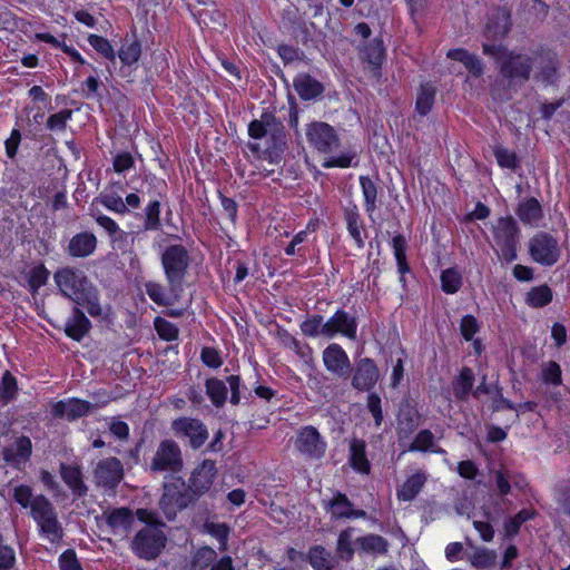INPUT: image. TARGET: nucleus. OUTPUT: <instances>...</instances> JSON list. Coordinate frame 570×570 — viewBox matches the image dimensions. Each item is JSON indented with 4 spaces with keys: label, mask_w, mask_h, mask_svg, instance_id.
<instances>
[{
    "label": "nucleus",
    "mask_w": 570,
    "mask_h": 570,
    "mask_svg": "<svg viewBox=\"0 0 570 570\" xmlns=\"http://www.w3.org/2000/svg\"><path fill=\"white\" fill-rule=\"evenodd\" d=\"M482 52L493 59L498 70L495 81L490 86L493 99L509 101L530 79L534 67L532 55L510 50L503 43H482Z\"/></svg>",
    "instance_id": "f257e3e1"
},
{
    "label": "nucleus",
    "mask_w": 570,
    "mask_h": 570,
    "mask_svg": "<svg viewBox=\"0 0 570 570\" xmlns=\"http://www.w3.org/2000/svg\"><path fill=\"white\" fill-rule=\"evenodd\" d=\"M53 279L61 295L72 301L76 306H85L91 317L102 321L109 318L110 305L101 306L99 289L82 271L62 267L53 274Z\"/></svg>",
    "instance_id": "f03ea898"
},
{
    "label": "nucleus",
    "mask_w": 570,
    "mask_h": 570,
    "mask_svg": "<svg viewBox=\"0 0 570 570\" xmlns=\"http://www.w3.org/2000/svg\"><path fill=\"white\" fill-rule=\"evenodd\" d=\"M248 135L261 142H248V149L258 158L267 159L271 164H279L287 148V136L281 119L273 112L264 111L261 119H254L248 125Z\"/></svg>",
    "instance_id": "7ed1b4c3"
},
{
    "label": "nucleus",
    "mask_w": 570,
    "mask_h": 570,
    "mask_svg": "<svg viewBox=\"0 0 570 570\" xmlns=\"http://www.w3.org/2000/svg\"><path fill=\"white\" fill-rule=\"evenodd\" d=\"M217 475L216 462L204 460L191 472L186 482L181 476H173L171 482L164 483L166 498L176 502L180 511L196 504L198 500L208 493Z\"/></svg>",
    "instance_id": "20e7f679"
},
{
    "label": "nucleus",
    "mask_w": 570,
    "mask_h": 570,
    "mask_svg": "<svg viewBox=\"0 0 570 570\" xmlns=\"http://www.w3.org/2000/svg\"><path fill=\"white\" fill-rule=\"evenodd\" d=\"M160 262L168 284V291L175 298H181L184 281L190 265L188 249L183 244H171L163 250Z\"/></svg>",
    "instance_id": "39448f33"
},
{
    "label": "nucleus",
    "mask_w": 570,
    "mask_h": 570,
    "mask_svg": "<svg viewBox=\"0 0 570 570\" xmlns=\"http://www.w3.org/2000/svg\"><path fill=\"white\" fill-rule=\"evenodd\" d=\"M31 515L39 525L40 532L48 537L50 542L62 540L63 529L58 520L53 504L43 494L33 498Z\"/></svg>",
    "instance_id": "423d86ee"
},
{
    "label": "nucleus",
    "mask_w": 570,
    "mask_h": 570,
    "mask_svg": "<svg viewBox=\"0 0 570 570\" xmlns=\"http://www.w3.org/2000/svg\"><path fill=\"white\" fill-rule=\"evenodd\" d=\"M167 544V535L158 527H144L134 537L131 550L144 560L157 559Z\"/></svg>",
    "instance_id": "0eeeda50"
},
{
    "label": "nucleus",
    "mask_w": 570,
    "mask_h": 570,
    "mask_svg": "<svg viewBox=\"0 0 570 570\" xmlns=\"http://www.w3.org/2000/svg\"><path fill=\"white\" fill-rule=\"evenodd\" d=\"M520 227L512 216L500 217L493 230L494 240L500 248L501 258L505 263H512L518 258V245L520 242Z\"/></svg>",
    "instance_id": "6e6552de"
},
{
    "label": "nucleus",
    "mask_w": 570,
    "mask_h": 570,
    "mask_svg": "<svg viewBox=\"0 0 570 570\" xmlns=\"http://www.w3.org/2000/svg\"><path fill=\"white\" fill-rule=\"evenodd\" d=\"M529 255L533 262L542 266L554 265L561 255L556 237L547 232H539L528 243Z\"/></svg>",
    "instance_id": "1a4fd4ad"
},
{
    "label": "nucleus",
    "mask_w": 570,
    "mask_h": 570,
    "mask_svg": "<svg viewBox=\"0 0 570 570\" xmlns=\"http://www.w3.org/2000/svg\"><path fill=\"white\" fill-rule=\"evenodd\" d=\"M124 476V465L116 456L99 460L92 471L95 485L105 492H115Z\"/></svg>",
    "instance_id": "9d476101"
},
{
    "label": "nucleus",
    "mask_w": 570,
    "mask_h": 570,
    "mask_svg": "<svg viewBox=\"0 0 570 570\" xmlns=\"http://www.w3.org/2000/svg\"><path fill=\"white\" fill-rule=\"evenodd\" d=\"M170 429L178 439H187L193 450L200 449L208 439L207 426L199 419L180 416L171 422Z\"/></svg>",
    "instance_id": "9b49d317"
},
{
    "label": "nucleus",
    "mask_w": 570,
    "mask_h": 570,
    "mask_svg": "<svg viewBox=\"0 0 570 570\" xmlns=\"http://www.w3.org/2000/svg\"><path fill=\"white\" fill-rule=\"evenodd\" d=\"M183 466L184 461L179 445L174 440L161 441L150 463V470L153 472L170 471L178 473Z\"/></svg>",
    "instance_id": "f8f14e48"
},
{
    "label": "nucleus",
    "mask_w": 570,
    "mask_h": 570,
    "mask_svg": "<svg viewBox=\"0 0 570 570\" xmlns=\"http://www.w3.org/2000/svg\"><path fill=\"white\" fill-rule=\"evenodd\" d=\"M306 138L312 147L323 154L335 151L341 144L334 127L324 121H313L308 124Z\"/></svg>",
    "instance_id": "ddd939ff"
},
{
    "label": "nucleus",
    "mask_w": 570,
    "mask_h": 570,
    "mask_svg": "<svg viewBox=\"0 0 570 570\" xmlns=\"http://www.w3.org/2000/svg\"><path fill=\"white\" fill-rule=\"evenodd\" d=\"M380 376V370L373 358L360 356L354 358L350 376L353 389L370 392L379 382Z\"/></svg>",
    "instance_id": "4468645a"
},
{
    "label": "nucleus",
    "mask_w": 570,
    "mask_h": 570,
    "mask_svg": "<svg viewBox=\"0 0 570 570\" xmlns=\"http://www.w3.org/2000/svg\"><path fill=\"white\" fill-rule=\"evenodd\" d=\"M422 415L417 410L416 401L411 397H404L400 404L396 413V434L399 441L409 439L420 426Z\"/></svg>",
    "instance_id": "2eb2a0df"
},
{
    "label": "nucleus",
    "mask_w": 570,
    "mask_h": 570,
    "mask_svg": "<svg viewBox=\"0 0 570 570\" xmlns=\"http://www.w3.org/2000/svg\"><path fill=\"white\" fill-rule=\"evenodd\" d=\"M512 28L511 13L505 8L494 9L487 18L482 29L484 42L502 43V40L509 35Z\"/></svg>",
    "instance_id": "dca6fc26"
},
{
    "label": "nucleus",
    "mask_w": 570,
    "mask_h": 570,
    "mask_svg": "<svg viewBox=\"0 0 570 570\" xmlns=\"http://www.w3.org/2000/svg\"><path fill=\"white\" fill-rule=\"evenodd\" d=\"M532 57L538 69L534 79L546 86L557 85L560 79V62L557 55L551 50L539 48L532 52Z\"/></svg>",
    "instance_id": "f3484780"
},
{
    "label": "nucleus",
    "mask_w": 570,
    "mask_h": 570,
    "mask_svg": "<svg viewBox=\"0 0 570 570\" xmlns=\"http://www.w3.org/2000/svg\"><path fill=\"white\" fill-rule=\"evenodd\" d=\"M295 448L301 454L318 460L325 455L326 442L316 428L307 425L298 431Z\"/></svg>",
    "instance_id": "a211bd4d"
},
{
    "label": "nucleus",
    "mask_w": 570,
    "mask_h": 570,
    "mask_svg": "<svg viewBox=\"0 0 570 570\" xmlns=\"http://www.w3.org/2000/svg\"><path fill=\"white\" fill-rule=\"evenodd\" d=\"M325 368L340 379L347 380L352 375V363L340 344L332 343L323 351Z\"/></svg>",
    "instance_id": "6ab92c4d"
},
{
    "label": "nucleus",
    "mask_w": 570,
    "mask_h": 570,
    "mask_svg": "<svg viewBox=\"0 0 570 570\" xmlns=\"http://www.w3.org/2000/svg\"><path fill=\"white\" fill-rule=\"evenodd\" d=\"M325 337H334L337 334L355 340L357 333V320L355 315L340 308L325 322Z\"/></svg>",
    "instance_id": "aec40b11"
},
{
    "label": "nucleus",
    "mask_w": 570,
    "mask_h": 570,
    "mask_svg": "<svg viewBox=\"0 0 570 570\" xmlns=\"http://www.w3.org/2000/svg\"><path fill=\"white\" fill-rule=\"evenodd\" d=\"M324 508L331 512L334 519L367 518V512L361 509H353V503L345 493L337 491L334 497L325 502Z\"/></svg>",
    "instance_id": "412c9836"
},
{
    "label": "nucleus",
    "mask_w": 570,
    "mask_h": 570,
    "mask_svg": "<svg viewBox=\"0 0 570 570\" xmlns=\"http://www.w3.org/2000/svg\"><path fill=\"white\" fill-rule=\"evenodd\" d=\"M14 445L16 448L4 446L1 454L7 464L20 469V465L31 458L32 443L29 436L21 435L16 440Z\"/></svg>",
    "instance_id": "4be33fe9"
},
{
    "label": "nucleus",
    "mask_w": 570,
    "mask_h": 570,
    "mask_svg": "<svg viewBox=\"0 0 570 570\" xmlns=\"http://www.w3.org/2000/svg\"><path fill=\"white\" fill-rule=\"evenodd\" d=\"M59 473L62 481L71 490L76 498H83L88 493V485L83 481L81 468L77 464H67L61 462Z\"/></svg>",
    "instance_id": "5701e85b"
},
{
    "label": "nucleus",
    "mask_w": 570,
    "mask_h": 570,
    "mask_svg": "<svg viewBox=\"0 0 570 570\" xmlns=\"http://www.w3.org/2000/svg\"><path fill=\"white\" fill-rule=\"evenodd\" d=\"M91 322L80 306H73L65 325V333L73 341L80 342L91 330Z\"/></svg>",
    "instance_id": "b1692460"
},
{
    "label": "nucleus",
    "mask_w": 570,
    "mask_h": 570,
    "mask_svg": "<svg viewBox=\"0 0 570 570\" xmlns=\"http://www.w3.org/2000/svg\"><path fill=\"white\" fill-rule=\"evenodd\" d=\"M293 87L302 100H315L325 90L324 85L309 73H298L293 80Z\"/></svg>",
    "instance_id": "393cba45"
},
{
    "label": "nucleus",
    "mask_w": 570,
    "mask_h": 570,
    "mask_svg": "<svg viewBox=\"0 0 570 570\" xmlns=\"http://www.w3.org/2000/svg\"><path fill=\"white\" fill-rule=\"evenodd\" d=\"M515 215L523 225L532 227L539 226L544 214L540 202L535 197H529L519 202L515 208Z\"/></svg>",
    "instance_id": "a878e982"
},
{
    "label": "nucleus",
    "mask_w": 570,
    "mask_h": 570,
    "mask_svg": "<svg viewBox=\"0 0 570 570\" xmlns=\"http://www.w3.org/2000/svg\"><path fill=\"white\" fill-rule=\"evenodd\" d=\"M97 247V238L90 232L76 234L69 242L67 253L71 257L85 258L90 256Z\"/></svg>",
    "instance_id": "bb28decb"
},
{
    "label": "nucleus",
    "mask_w": 570,
    "mask_h": 570,
    "mask_svg": "<svg viewBox=\"0 0 570 570\" xmlns=\"http://www.w3.org/2000/svg\"><path fill=\"white\" fill-rule=\"evenodd\" d=\"M101 518L106 520L107 525L112 530V532L118 530L128 532L135 522L132 511L126 507L106 511L101 517H97L96 519L99 521Z\"/></svg>",
    "instance_id": "cd10ccee"
},
{
    "label": "nucleus",
    "mask_w": 570,
    "mask_h": 570,
    "mask_svg": "<svg viewBox=\"0 0 570 570\" xmlns=\"http://www.w3.org/2000/svg\"><path fill=\"white\" fill-rule=\"evenodd\" d=\"M306 558L314 570H340L338 560L321 544L312 546Z\"/></svg>",
    "instance_id": "c85d7f7f"
},
{
    "label": "nucleus",
    "mask_w": 570,
    "mask_h": 570,
    "mask_svg": "<svg viewBox=\"0 0 570 570\" xmlns=\"http://www.w3.org/2000/svg\"><path fill=\"white\" fill-rule=\"evenodd\" d=\"M343 215L348 234L354 239L356 246L363 248L365 244L364 237L362 236L364 224L356 204L351 203L350 206L344 207Z\"/></svg>",
    "instance_id": "c756f323"
},
{
    "label": "nucleus",
    "mask_w": 570,
    "mask_h": 570,
    "mask_svg": "<svg viewBox=\"0 0 570 570\" xmlns=\"http://www.w3.org/2000/svg\"><path fill=\"white\" fill-rule=\"evenodd\" d=\"M348 462L360 473L368 474L371 472V463L366 455V443L364 440L353 438L350 441Z\"/></svg>",
    "instance_id": "7c9ffc66"
},
{
    "label": "nucleus",
    "mask_w": 570,
    "mask_h": 570,
    "mask_svg": "<svg viewBox=\"0 0 570 570\" xmlns=\"http://www.w3.org/2000/svg\"><path fill=\"white\" fill-rule=\"evenodd\" d=\"M446 56L452 60L463 63L465 69L475 78H480L484 73V65L482 60L466 49H451Z\"/></svg>",
    "instance_id": "2f4dec72"
},
{
    "label": "nucleus",
    "mask_w": 570,
    "mask_h": 570,
    "mask_svg": "<svg viewBox=\"0 0 570 570\" xmlns=\"http://www.w3.org/2000/svg\"><path fill=\"white\" fill-rule=\"evenodd\" d=\"M361 59L366 61L376 73L381 70L385 58V47L381 38H374L360 51Z\"/></svg>",
    "instance_id": "473e14b6"
},
{
    "label": "nucleus",
    "mask_w": 570,
    "mask_h": 570,
    "mask_svg": "<svg viewBox=\"0 0 570 570\" xmlns=\"http://www.w3.org/2000/svg\"><path fill=\"white\" fill-rule=\"evenodd\" d=\"M475 376L471 367L464 366L460 374L453 379L452 389L456 401H466L473 392Z\"/></svg>",
    "instance_id": "72a5a7b5"
},
{
    "label": "nucleus",
    "mask_w": 570,
    "mask_h": 570,
    "mask_svg": "<svg viewBox=\"0 0 570 570\" xmlns=\"http://www.w3.org/2000/svg\"><path fill=\"white\" fill-rule=\"evenodd\" d=\"M426 482V475L424 472L419 471L415 474L407 478L403 485L397 489L396 495L401 501H412L421 492L422 488Z\"/></svg>",
    "instance_id": "f704fd0d"
},
{
    "label": "nucleus",
    "mask_w": 570,
    "mask_h": 570,
    "mask_svg": "<svg viewBox=\"0 0 570 570\" xmlns=\"http://www.w3.org/2000/svg\"><path fill=\"white\" fill-rule=\"evenodd\" d=\"M436 96V88L428 81L420 86L416 95L415 111L424 117L432 110Z\"/></svg>",
    "instance_id": "c9c22d12"
},
{
    "label": "nucleus",
    "mask_w": 570,
    "mask_h": 570,
    "mask_svg": "<svg viewBox=\"0 0 570 570\" xmlns=\"http://www.w3.org/2000/svg\"><path fill=\"white\" fill-rule=\"evenodd\" d=\"M216 557L217 552L214 548L203 546L191 553L187 570H210Z\"/></svg>",
    "instance_id": "e433bc0d"
},
{
    "label": "nucleus",
    "mask_w": 570,
    "mask_h": 570,
    "mask_svg": "<svg viewBox=\"0 0 570 570\" xmlns=\"http://www.w3.org/2000/svg\"><path fill=\"white\" fill-rule=\"evenodd\" d=\"M553 299V292L547 284L532 287L524 297V302L532 308H542L549 305Z\"/></svg>",
    "instance_id": "4c0bfd02"
},
{
    "label": "nucleus",
    "mask_w": 570,
    "mask_h": 570,
    "mask_svg": "<svg viewBox=\"0 0 570 570\" xmlns=\"http://www.w3.org/2000/svg\"><path fill=\"white\" fill-rule=\"evenodd\" d=\"M355 544L364 552L384 554L389 550V541L379 534H366L355 540Z\"/></svg>",
    "instance_id": "58836bf2"
},
{
    "label": "nucleus",
    "mask_w": 570,
    "mask_h": 570,
    "mask_svg": "<svg viewBox=\"0 0 570 570\" xmlns=\"http://www.w3.org/2000/svg\"><path fill=\"white\" fill-rule=\"evenodd\" d=\"M206 394L217 409L223 407L227 401L228 390L226 381L217 377H209L205 382Z\"/></svg>",
    "instance_id": "ea45409f"
},
{
    "label": "nucleus",
    "mask_w": 570,
    "mask_h": 570,
    "mask_svg": "<svg viewBox=\"0 0 570 570\" xmlns=\"http://www.w3.org/2000/svg\"><path fill=\"white\" fill-rule=\"evenodd\" d=\"M316 29L314 22L306 23L305 21L295 22L292 26L291 35L297 41L306 48L316 47V40L313 37V31Z\"/></svg>",
    "instance_id": "a19ab883"
},
{
    "label": "nucleus",
    "mask_w": 570,
    "mask_h": 570,
    "mask_svg": "<svg viewBox=\"0 0 570 570\" xmlns=\"http://www.w3.org/2000/svg\"><path fill=\"white\" fill-rule=\"evenodd\" d=\"M535 515L537 511L534 509H522L514 517L505 520L503 524L505 537H515L519 533L522 523L534 519Z\"/></svg>",
    "instance_id": "79ce46f5"
},
{
    "label": "nucleus",
    "mask_w": 570,
    "mask_h": 570,
    "mask_svg": "<svg viewBox=\"0 0 570 570\" xmlns=\"http://www.w3.org/2000/svg\"><path fill=\"white\" fill-rule=\"evenodd\" d=\"M394 256L397 264V271L401 274V281H404V274L410 272L406 261L407 240L402 234H397L392 239Z\"/></svg>",
    "instance_id": "37998d69"
},
{
    "label": "nucleus",
    "mask_w": 570,
    "mask_h": 570,
    "mask_svg": "<svg viewBox=\"0 0 570 570\" xmlns=\"http://www.w3.org/2000/svg\"><path fill=\"white\" fill-rule=\"evenodd\" d=\"M145 288L149 298L159 306H170L180 299L175 298L170 293L167 295L165 287L156 282H147Z\"/></svg>",
    "instance_id": "c03bdc74"
},
{
    "label": "nucleus",
    "mask_w": 570,
    "mask_h": 570,
    "mask_svg": "<svg viewBox=\"0 0 570 570\" xmlns=\"http://www.w3.org/2000/svg\"><path fill=\"white\" fill-rule=\"evenodd\" d=\"M117 55L124 65L131 66L136 63L141 56L140 41L136 38L131 41L126 39Z\"/></svg>",
    "instance_id": "a18cd8bd"
},
{
    "label": "nucleus",
    "mask_w": 570,
    "mask_h": 570,
    "mask_svg": "<svg viewBox=\"0 0 570 570\" xmlns=\"http://www.w3.org/2000/svg\"><path fill=\"white\" fill-rule=\"evenodd\" d=\"M360 185L364 196L365 210L372 214L377 208V186L368 176H361Z\"/></svg>",
    "instance_id": "49530a36"
},
{
    "label": "nucleus",
    "mask_w": 570,
    "mask_h": 570,
    "mask_svg": "<svg viewBox=\"0 0 570 570\" xmlns=\"http://www.w3.org/2000/svg\"><path fill=\"white\" fill-rule=\"evenodd\" d=\"M441 288L446 294H455L462 286V275L455 267H450L441 273Z\"/></svg>",
    "instance_id": "de8ad7c7"
},
{
    "label": "nucleus",
    "mask_w": 570,
    "mask_h": 570,
    "mask_svg": "<svg viewBox=\"0 0 570 570\" xmlns=\"http://www.w3.org/2000/svg\"><path fill=\"white\" fill-rule=\"evenodd\" d=\"M497 553L487 548H476L473 554L469 557V561L476 569H490L497 562Z\"/></svg>",
    "instance_id": "09e8293b"
},
{
    "label": "nucleus",
    "mask_w": 570,
    "mask_h": 570,
    "mask_svg": "<svg viewBox=\"0 0 570 570\" xmlns=\"http://www.w3.org/2000/svg\"><path fill=\"white\" fill-rule=\"evenodd\" d=\"M18 393V383L10 371H6L0 381V402L8 404Z\"/></svg>",
    "instance_id": "8fccbe9b"
},
{
    "label": "nucleus",
    "mask_w": 570,
    "mask_h": 570,
    "mask_svg": "<svg viewBox=\"0 0 570 570\" xmlns=\"http://www.w3.org/2000/svg\"><path fill=\"white\" fill-rule=\"evenodd\" d=\"M205 531L217 539L219 542V551L227 550L228 537L230 532V528L227 523H216V522H205L204 524Z\"/></svg>",
    "instance_id": "3c124183"
},
{
    "label": "nucleus",
    "mask_w": 570,
    "mask_h": 570,
    "mask_svg": "<svg viewBox=\"0 0 570 570\" xmlns=\"http://www.w3.org/2000/svg\"><path fill=\"white\" fill-rule=\"evenodd\" d=\"M49 271L46 268L43 264H39L37 266H33L28 275L27 281L29 285V291L35 295L38 293V289L46 285L48 278H49Z\"/></svg>",
    "instance_id": "603ef678"
},
{
    "label": "nucleus",
    "mask_w": 570,
    "mask_h": 570,
    "mask_svg": "<svg viewBox=\"0 0 570 570\" xmlns=\"http://www.w3.org/2000/svg\"><path fill=\"white\" fill-rule=\"evenodd\" d=\"M493 154L500 167L511 170H515L520 167V159L514 151L509 150L503 146H495Z\"/></svg>",
    "instance_id": "864d4df0"
},
{
    "label": "nucleus",
    "mask_w": 570,
    "mask_h": 570,
    "mask_svg": "<svg viewBox=\"0 0 570 570\" xmlns=\"http://www.w3.org/2000/svg\"><path fill=\"white\" fill-rule=\"evenodd\" d=\"M145 220H144V229L145 230H158L161 226L160 224V203L158 200H151L144 209Z\"/></svg>",
    "instance_id": "5fc2aeb1"
},
{
    "label": "nucleus",
    "mask_w": 570,
    "mask_h": 570,
    "mask_svg": "<svg viewBox=\"0 0 570 570\" xmlns=\"http://www.w3.org/2000/svg\"><path fill=\"white\" fill-rule=\"evenodd\" d=\"M69 401V421H76L80 417L88 415L91 411L98 407L97 404L90 403L85 400L71 397Z\"/></svg>",
    "instance_id": "6e6d98bb"
},
{
    "label": "nucleus",
    "mask_w": 570,
    "mask_h": 570,
    "mask_svg": "<svg viewBox=\"0 0 570 570\" xmlns=\"http://www.w3.org/2000/svg\"><path fill=\"white\" fill-rule=\"evenodd\" d=\"M88 42L105 59L111 62L116 61V51L108 39L98 35H90L88 37Z\"/></svg>",
    "instance_id": "4d7b16f0"
},
{
    "label": "nucleus",
    "mask_w": 570,
    "mask_h": 570,
    "mask_svg": "<svg viewBox=\"0 0 570 570\" xmlns=\"http://www.w3.org/2000/svg\"><path fill=\"white\" fill-rule=\"evenodd\" d=\"M325 323L323 316L314 314L301 324V331L305 336H325Z\"/></svg>",
    "instance_id": "13d9d810"
},
{
    "label": "nucleus",
    "mask_w": 570,
    "mask_h": 570,
    "mask_svg": "<svg viewBox=\"0 0 570 570\" xmlns=\"http://www.w3.org/2000/svg\"><path fill=\"white\" fill-rule=\"evenodd\" d=\"M352 532L353 528H347L340 533L337 539L336 551L340 558L345 561H350L354 556V550L352 548Z\"/></svg>",
    "instance_id": "bf43d9fd"
},
{
    "label": "nucleus",
    "mask_w": 570,
    "mask_h": 570,
    "mask_svg": "<svg viewBox=\"0 0 570 570\" xmlns=\"http://www.w3.org/2000/svg\"><path fill=\"white\" fill-rule=\"evenodd\" d=\"M434 434L430 430H421L407 446L410 452H426L434 445Z\"/></svg>",
    "instance_id": "052dcab7"
},
{
    "label": "nucleus",
    "mask_w": 570,
    "mask_h": 570,
    "mask_svg": "<svg viewBox=\"0 0 570 570\" xmlns=\"http://www.w3.org/2000/svg\"><path fill=\"white\" fill-rule=\"evenodd\" d=\"M154 325L155 330L157 331V334L161 340L170 342L178 338V327L175 324L166 321L165 318L156 317Z\"/></svg>",
    "instance_id": "680f3d73"
},
{
    "label": "nucleus",
    "mask_w": 570,
    "mask_h": 570,
    "mask_svg": "<svg viewBox=\"0 0 570 570\" xmlns=\"http://www.w3.org/2000/svg\"><path fill=\"white\" fill-rule=\"evenodd\" d=\"M542 381L546 384H551L554 386L561 385L562 383V372L560 365L554 362L550 361L548 363L542 364Z\"/></svg>",
    "instance_id": "e2e57ef3"
},
{
    "label": "nucleus",
    "mask_w": 570,
    "mask_h": 570,
    "mask_svg": "<svg viewBox=\"0 0 570 570\" xmlns=\"http://www.w3.org/2000/svg\"><path fill=\"white\" fill-rule=\"evenodd\" d=\"M481 326L475 316L468 314L461 318L460 333L465 341H472L474 335L480 331Z\"/></svg>",
    "instance_id": "0e129e2a"
},
{
    "label": "nucleus",
    "mask_w": 570,
    "mask_h": 570,
    "mask_svg": "<svg viewBox=\"0 0 570 570\" xmlns=\"http://www.w3.org/2000/svg\"><path fill=\"white\" fill-rule=\"evenodd\" d=\"M72 117L71 109H62L61 111L50 115L47 119V127L50 130H65L67 120Z\"/></svg>",
    "instance_id": "69168bd1"
},
{
    "label": "nucleus",
    "mask_w": 570,
    "mask_h": 570,
    "mask_svg": "<svg viewBox=\"0 0 570 570\" xmlns=\"http://www.w3.org/2000/svg\"><path fill=\"white\" fill-rule=\"evenodd\" d=\"M33 493L29 485L21 484L13 489V499L22 508H30L33 504Z\"/></svg>",
    "instance_id": "338daca9"
},
{
    "label": "nucleus",
    "mask_w": 570,
    "mask_h": 570,
    "mask_svg": "<svg viewBox=\"0 0 570 570\" xmlns=\"http://www.w3.org/2000/svg\"><path fill=\"white\" fill-rule=\"evenodd\" d=\"M59 568L61 570H82L73 549H67L59 557Z\"/></svg>",
    "instance_id": "774afa93"
}]
</instances>
